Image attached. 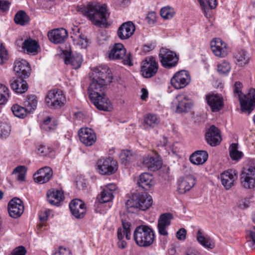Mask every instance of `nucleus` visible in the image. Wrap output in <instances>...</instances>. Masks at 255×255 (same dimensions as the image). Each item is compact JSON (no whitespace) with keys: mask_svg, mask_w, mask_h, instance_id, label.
<instances>
[{"mask_svg":"<svg viewBox=\"0 0 255 255\" xmlns=\"http://www.w3.org/2000/svg\"><path fill=\"white\" fill-rule=\"evenodd\" d=\"M80 10L94 25L101 26L107 22V9L105 4L89 2L81 7Z\"/></svg>","mask_w":255,"mask_h":255,"instance_id":"obj_1","label":"nucleus"},{"mask_svg":"<svg viewBox=\"0 0 255 255\" xmlns=\"http://www.w3.org/2000/svg\"><path fill=\"white\" fill-rule=\"evenodd\" d=\"M242 87L240 82H236L234 87V93L238 94L242 111L249 114L255 107V89H250L248 94L244 95L242 92Z\"/></svg>","mask_w":255,"mask_h":255,"instance_id":"obj_2","label":"nucleus"},{"mask_svg":"<svg viewBox=\"0 0 255 255\" xmlns=\"http://www.w3.org/2000/svg\"><path fill=\"white\" fill-rule=\"evenodd\" d=\"M154 234L148 226L141 225L137 227L133 233V239L137 245L141 247H147L154 241Z\"/></svg>","mask_w":255,"mask_h":255,"instance_id":"obj_3","label":"nucleus"},{"mask_svg":"<svg viewBox=\"0 0 255 255\" xmlns=\"http://www.w3.org/2000/svg\"><path fill=\"white\" fill-rule=\"evenodd\" d=\"M152 203L151 196L147 193L133 194L130 199L128 200L126 206L128 212H131L130 208H132L145 211L152 205Z\"/></svg>","mask_w":255,"mask_h":255,"instance_id":"obj_4","label":"nucleus"},{"mask_svg":"<svg viewBox=\"0 0 255 255\" xmlns=\"http://www.w3.org/2000/svg\"><path fill=\"white\" fill-rule=\"evenodd\" d=\"M108 57L110 60H122L124 65L129 66L133 65L130 53H127L126 49L122 43H116L111 47Z\"/></svg>","mask_w":255,"mask_h":255,"instance_id":"obj_5","label":"nucleus"},{"mask_svg":"<svg viewBox=\"0 0 255 255\" xmlns=\"http://www.w3.org/2000/svg\"><path fill=\"white\" fill-rule=\"evenodd\" d=\"M45 101L48 107L54 109L61 108L66 103V97L63 91L58 89L49 91L47 94Z\"/></svg>","mask_w":255,"mask_h":255,"instance_id":"obj_6","label":"nucleus"},{"mask_svg":"<svg viewBox=\"0 0 255 255\" xmlns=\"http://www.w3.org/2000/svg\"><path fill=\"white\" fill-rule=\"evenodd\" d=\"M26 108H23L17 104L13 105L11 107V111L13 115L19 118H25L28 112L34 111L37 106V100L35 95H31L27 97L24 102Z\"/></svg>","mask_w":255,"mask_h":255,"instance_id":"obj_7","label":"nucleus"},{"mask_svg":"<svg viewBox=\"0 0 255 255\" xmlns=\"http://www.w3.org/2000/svg\"><path fill=\"white\" fill-rule=\"evenodd\" d=\"M192 106L191 100L185 93L176 95L171 103V108L177 113H186L191 109Z\"/></svg>","mask_w":255,"mask_h":255,"instance_id":"obj_8","label":"nucleus"},{"mask_svg":"<svg viewBox=\"0 0 255 255\" xmlns=\"http://www.w3.org/2000/svg\"><path fill=\"white\" fill-rule=\"evenodd\" d=\"M241 182L245 188L251 189L255 186V164L251 163L245 167L241 174Z\"/></svg>","mask_w":255,"mask_h":255,"instance_id":"obj_9","label":"nucleus"},{"mask_svg":"<svg viewBox=\"0 0 255 255\" xmlns=\"http://www.w3.org/2000/svg\"><path fill=\"white\" fill-rule=\"evenodd\" d=\"M159 57L161 65L167 69L175 67L178 61V57L173 51L162 48L160 50Z\"/></svg>","mask_w":255,"mask_h":255,"instance_id":"obj_10","label":"nucleus"},{"mask_svg":"<svg viewBox=\"0 0 255 255\" xmlns=\"http://www.w3.org/2000/svg\"><path fill=\"white\" fill-rule=\"evenodd\" d=\"M190 81L189 72L186 70H180L174 74L170 80V83L175 89H180L188 85Z\"/></svg>","mask_w":255,"mask_h":255,"instance_id":"obj_11","label":"nucleus"},{"mask_svg":"<svg viewBox=\"0 0 255 255\" xmlns=\"http://www.w3.org/2000/svg\"><path fill=\"white\" fill-rule=\"evenodd\" d=\"M99 172L102 175H109L114 173L117 170V162L112 157L100 159L97 162Z\"/></svg>","mask_w":255,"mask_h":255,"instance_id":"obj_12","label":"nucleus"},{"mask_svg":"<svg viewBox=\"0 0 255 255\" xmlns=\"http://www.w3.org/2000/svg\"><path fill=\"white\" fill-rule=\"evenodd\" d=\"M158 68V63L153 57L146 58L142 62L141 67V72L142 76L149 78L154 76L157 72Z\"/></svg>","mask_w":255,"mask_h":255,"instance_id":"obj_13","label":"nucleus"},{"mask_svg":"<svg viewBox=\"0 0 255 255\" xmlns=\"http://www.w3.org/2000/svg\"><path fill=\"white\" fill-rule=\"evenodd\" d=\"M91 102L99 110L110 111L112 109L110 101L104 94L90 98Z\"/></svg>","mask_w":255,"mask_h":255,"instance_id":"obj_14","label":"nucleus"},{"mask_svg":"<svg viewBox=\"0 0 255 255\" xmlns=\"http://www.w3.org/2000/svg\"><path fill=\"white\" fill-rule=\"evenodd\" d=\"M206 101L212 112H217L224 107L223 97L217 94L209 93L206 96Z\"/></svg>","mask_w":255,"mask_h":255,"instance_id":"obj_15","label":"nucleus"},{"mask_svg":"<svg viewBox=\"0 0 255 255\" xmlns=\"http://www.w3.org/2000/svg\"><path fill=\"white\" fill-rule=\"evenodd\" d=\"M78 135L81 142L86 146L92 145L97 140L95 132L90 128H81Z\"/></svg>","mask_w":255,"mask_h":255,"instance_id":"obj_16","label":"nucleus"},{"mask_svg":"<svg viewBox=\"0 0 255 255\" xmlns=\"http://www.w3.org/2000/svg\"><path fill=\"white\" fill-rule=\"evenodd\" d=\"M213 53L217 56L225 57L228 54L227 44L221 39L216 38L210 43Z\"/></svg>","mask_w":255,"mask_h":255,"instance_id":"obj_17","label":"nucleus"},{"mask_svg":"<svg viewBox=\"0 0 255 255\" xmlns=\"http://www.w3.org/2000/svg\"><path fill=\"white\" fill-rule=\"evenodd\" d=\"M8 211L10 217L16 218L20 217L24 211L22 201L18 198H14L8 204Z\"/></svg>","mask_w":255,"mask_h":255,"instance_id":"obj_18","label":"nucleus"},{"mask_svg":"<svg viewBox=\"0 0 255 255\" xmlns=\"http://www.w3.org/2000/svg\"><path fill=\"white\" fill-rule=\"evenodd\" d=\"M206 140L212 146H215L220 144L222 138L219 129L214 125L211 126L206 132Z\"/></svg>","mask_w":255,"mask_h":255,"instance_id":"obj_19","label":"nucleus"},{"mask_svg":"<svg viewBox=\"0 0 255 255\" xmlns=\"http://www.w3.org/2000/svg\"><path fill=\"white\" fill-rule=\"evenodd\" d=\"M94 77L98 80L104 81L105 82L110 83L113 80V76L111 74V70L106 65H101L97 66L94 68Z\"/></svg>","mask_w":255,"mask_h":255,"instance_id":"obj_20","label":"nucleus"},{"mask_svg":"<svg viewBox=\"0 0 255 255\" xmlns=\"http://www.w3.org/2000/svg\"><path fill=\"white\" fill-rule=\"evenodd\" d=\"M195 184V179L193 175H189L180 178L177 182V191L183 194L189 191Z\"/></svg>","mask_w":255,"mask_h":255,"instance_id":"obj_21","label":"nucleus"},{"mask_svg":"<svg viewBox=\"0 0 255 255\" xmlns=\"http://www.w3.org/2000/svg\"><path fill=\"white\" fill-rule=\"evenodd\" d=\"M173 216L171 213H166L161 214L158 220L157 228L160 235L167 236L168 234V227L171 224Z\"/></svg>","mask_w":255,"mask_h":255,"instance_id":"obj_22","label":"nucleus"},{"mask_svg":"<svg viewBox=\"0 0 255 255\" xmlns=\"http://www.w3.org/2000/svg\"><path fill=\"white\" fill-rule=\"evenodd\" d=\"M220 178L222 185L226 189H230L238 178L237 172L234 169H229L221 174Z\"/></svg>","mask_w":255,"mask_h":255,"instance_id":"obj_23","label":"nucleus"},{"mask_svg":"<svg viewBox=\"0 0 255 255\" xmlns=\"http://www.w3.org/2000/svg\"><path fill=\"white\" fill-rule=\"evenodd\" d=\"M13 70L20 78H25L30 74L29 63L25 60H16L14 63Z\"/></svg>","mask_w":255,"mask_h":255,"instance_id":"obj_24","label":"nucleus"},{"mask_svg":"<svg viewBox=\"0 0 255 255\" xmlns=\"http://www.w3.org/2000/svg\"><path fill=\"white\" fill-rule=\"evenodd\" d=\"M69 208L72 214L76 218H83L86 212L84 203L77 199L73 200L70 203Z\"/></svg>","mask_w":255,"mask_h":255,"instance_id":"obj_25","label":"nucleus"},{"mask_svg":"<svg viewBox=\"0 0 255 255\" xmlns=\"http://www.w3.org/2000/svg\"><path fill=\"white\" fill-rule=\"evenodd\" d=\"M109 84L104 81H100L95 78L93 80L88 88L89 98L104 94L106 86Z\"/></svg>","mask_w":255,"mask_h":255,"instance_id":"obj_26","label":"nucleus"},{"mask_svg":"<svg viewBox=\"0 0 255 255\" xmlns=\"http://www.w3.org/2000/svg\"><path fill=\"white\" fill-rule=\"evenodd\" d=\"M48 36L51 42L55 44H59L63 43L66 40L68 32L64 28H57L49 32Z\"/></svg>","mask_w":255,"mask_h":255,"instance_id":"obj_27","label":"nucleus"},{"mask_svg":"<svg viewBox=\"0 0 255 255\" xmlns=\"http://www.w3.org/2000/svg\"><path fill=\"white\" fill-rule=\"evenodd\" d=\"M135 31V26L131 21L123 23L119 28L117 33L119 37L122 39L129 38Z\"/></svg>","mask_w":255,"mask_h":255,"instance_id":"obj_28","label":"nucleus"},{"mask_svg":"<svg viewBox=\"0 0 255 255\" xmlns=\"http://www.w3.org/2000/svg\"><path fill=\"white\" fill-rule=\"evenodd\" d=\"M53 174L52 169L45 166L39 169L37 173L34 175V179L35 182L40 184H43L48 182Z\"/></svg>","mask_w":255,"mask_h":255,"instance_id":"obj_29","label":"nucleus"},{"mask_svg":"<svg viewBox=\"0 0 255 255\" xmlns=\"http://www.w3.org/2000/svg\"><path fill=\"white\" fill-rule=\"evenodd\" d=\"M11 89L17 94L25 93L28 89L26 82L22 78H13L10 81Z\"/></svg>","mask_w":255,"mask_h":255,"instance_id":"obj_30","label":"nucleus"},{"mask_svg":"<svg viewBox=\"0 0 255 255\" xmlns=\"http://www.w3.org/2000/svg\"><path fill=\"white\" fill-rule=\"evenodd\" d=\"M143 165L151 171H155L160 169L162 163L159 157L156 156H146L143 158Z\"/></svg>","mask_w":255,"mask_h":255,"instance_id":"obj_31","label":"nucleus"},{"mask_svg":"<svg viewBox=\"0 0 255 255\" xmlns=\"http://www.w3.org/2000/svg\"><path fill=\"white\" fill-rule=\"evenodd\" d=\"M64 55L66 64H71L73 68L76 69L80 67L83 61L82 56L80 54L73 55L70 51H66Z\"/></svg>","mask_w":255,"mask_h":255,"instance_id":"obj_32","label":"nucleus"},{"mask_svg":"<svg viewBox=\"0 0 255 255\" xmlns=\"http://www.w3.org/2000/svg\"><path fill=\"white\" fill-rule=\"evenodd\" d=\"M47 200L49 203L52 205L58 206L60 203L64 199L63 192L59 190L51 189L49 190L47 193Z\"/></svg>","mask_w":255,"mask_h":255,"instance_id":"obj_33","label":"nucleus"},{"mask_svg":"<svg viewBox=\"0 0 255 255\" xmlns=\"http://www.w3.org/2000/svg\"><path fill=\"white\" fill-rule=\"evenodd\" d=\"M208 153L205 150H197L194 152L189 157L190 162L197 165L203 164L208 159Z\"/></svg>","mask_w":255,"mask_h":255,"instance_id":"obj_34","label":"nucleus"},{"mask_svg":"<svg viewBox=\"0 0 255 255\" xmlns=\"http://www.w3.org/2000/svg\"><path fill=\"white\" fill-rule=\"evenodd\" d=\"M117 185L114 183L107 185L101 193V202L106 203L111 201L114 197V193L117 189Z\"/></svg>","mask_w":255,"mask_h":255,"instance_id":"obj_35","label":"nucleus"},{"mask_svg":"<svg viewBox=\"0 0 255 255\" xmlns=\"http://www.w3.org/2000/svg\"><path fill=\"white\" fill-rule=\"evenodd\" d=\"M196 239L198 242L206 249H213L215 247V242L208 235H204L200 230H198Z\"/></svg>","mask_w":255,"mask_h":255,"instance_id":"obj_36","label":"nucleus"},{"mask_svg":"<svg viewBox=\"0 0 255 255\" xmlns=\"http://www.w3.org/2000/svg\"><path fill=\"white\" fill-rule=\"evenodd\" d=\"M137 184L144 190H149L153 185L152 176L146 173L141 174L139 176Z\"/></svg>","mask_w":255,"mask_h":255,"instance_id":"obj_37","label":"nucleus"},{"mask_svg":"<svg viewBox=\"0 0 255 255\" xmlns=\"http://www.w3.org/2000/svg\"><path fill=\"white\" fill-rule=\"evenodd\" d=\"M38 47V43L31 38L25 39L22 46V49L27 53H32L34 55L37 53Z\"/></svg>","mask_w":255,"mask_h":255,"instance_id":"obj_38","label":"nucleus"},{"mask_svg":"<svg viewBox=\"0 0 255 255\" xmlns=\"http://www.w3.org/2000/svg\"><path fill=\"white\" fill-rule=\"evenodd\" d=\"M160 123V120L157 115L153 114H148L144 118V127L145 128H154Z\"/></svg>","mask_w":255,"mask_h":255,"instance_id":"obj_39","label":"nucleus"},{"mask_svg":"<svg viewBox=\"0 0 255 255\" xmlns=\"http://www.w3.org/2000/svg\"><path fill=\"white\" fill-rule=\"evenodd\" d=\"M234 58L236 64L241 67L247 64L249 60L246 52L244 50L236 52L235 53Z\"/></svg>","mask_w":255,"mask_h":255,"instance_id":"obj_40","label":"nucleus"},{"mask_svg":"<svg viewBox=\"0 0 255 255\" xmlns=\"http://www.w3.org/2000/svg\"><path fill=\"white\" fill-rule=\"evenodd\" d=\"M71 38H73L74 44L80 48H86L89 45L87 36L81 34L74 37L72 36Z\"/></svg>","mask_w":255,"mask_h":255,"instance_id":"obj_41","label":"nucleus"},{"mask_svg":"<svg viewBox=\"0 0 255 255\" xmlns=\"http://www.w3.org/2000/svg\"><path fill=\"white\" fill-rule=\"evenodd\" d=\"M14 20L16 24L24 25L29 21V18L25 11L20 10L15 15Z\"/></svg>","mask_w":255,"mask_h":255,"instance_id":"obj_42","label":"nucleus"},{"mask_svg":"<svg viewBox=\"0 0 255 255\" xmlns=\"http://www.w3.org/2000/svg\"><path fill=\"white\" fill-rule=\"evenodd\" d=\"M9 97L8 88L5 85L0 84V104L6 103Z\"/></svg>","mask_w":255,"mask_h":255,"instance_id":"obj_43","label":"nucleus"},{"mask_svg":"<svg viewBox=\"0 0 255 255\" xmlns=\"http://www.w3.org/2000/svg\"><path fill=\"white\" fill-rule=\"evenodd\" d=\"M175 13L174 8L169 6H164L160 10L161 16L165 19L172 18Z\"/></svg>","mask_w":255,"mask_h":255,"instance_id":"obj_44","label":"nucleus"},{"mask_svg":"<svg viewBox=\"0 0 255 255\" xmlns=\"http://www.w3.org/2000/svg\"><path fill=\"white\" fill-rule=\"evenodd\" d=\"M230 156L233 160H238L242 156V152L238 150L237 144L232 143L229 147Z\"/></svg>","mask_w":255,"mask_h":255,"instance_id":"obj_45","label":"nucleus"},{"mask_svg":"<svg viewBox=\"0 0 255 255\" xmlns=\"http://www.w3.org/2000/svg\"><path fill=\"white\" fill-rule=\"evenodd\" d=\"M26 172V168L24 166H18L13 170L12 174L15 175L18 180L23 181Z\"/></svg>","mask_w":255,"mask_h":255,"instance_id":"obj_46","label":"nucleus"},{"mask_svg":"<svg viewBox=\"0 0 255 255\" xmlns=\"http://www.w3.org/2000/svg\"><path fill=\"white\" fill-rule=\"evenodd\" d=\"M120 158L123 163L127 165L133 159L134 157L130 151L127 150L121 153Z\"/></svg>","mask_w":255,"mask_h":255,"instance_id":"obj_47","label":"nucleus"},{"mask_svg":"<svg viewBox=\"0 0 255 255\" xmlns=\"http://www.w3.org/2000/svg\"><path fill=\"white\" fill-rule=\"evenodd\" d=\"M40 126L43 130L46 131L54 130L56 128L55 125L52 123L51 119L49 117L43 120Z\"/></svg>","mask_w":255,"mask_h":255,"instance_id":"obj_48","label":"nucleus"},{"mask_svg":"<svg viewBox=\"0 0 255 255\" xmlns=\"http://www.w3.org/2000/svg\"><path fill=\"white\" fill-rule=\"evenodd\" d=\"M231 70V66L229 62L223 61L218 64L217 70L220 74H227Z\"/></svg>","mask_w":255,"mask_h":255,"instance_id":"obj_49","label":"nucleus"},{"mask_svg":"<svg viewBox=\"0 0 255 255\" xmlns=\"http://www.w3.org/2000/svg\"><path fill=\"white\" fill-rule=\"evenodd\" d=\"M10 128L7 124H3L0 127V134L1 138H6L10 134Z\"/></svg>","mask_w":255,"mask_h":255,"instance_id":"obj_50","label":"nucleus"},{"mask_svg":"<svg viewBox=\"0 0 255 255\" xmlns=\"http://www.w3.org/2000/svg\"><path fill=\"white\" fill-rule=\"evenodd\" d=\"M52 151L51 148L45 145H40L38 149V153L41 156H46Z\"/></svg>","mask_w":255,"mask_h":255,"instance_id":"obj_51","label":"nucleus"},{"mask_svg":"<svg viewBox=\"0 0 255 255\" xmlns=\"http://www.w3.org/2000/svg\"><path fill=\"white\" fill-rule=\"evenodd\" d=\"M123 225V228H121V229L124 230L125 232H126V238L127 240H130V236H131V233H130V224L128 222H123L122 223Z\"/></svg>","mask_w":255,"mask_h":255,"instance_id":"obj_52","label":"nucleus"},{"mask_svg":"<svg viewBox=\"0 0 255 255\" xmlns=\"http://www.w3.org/2000/svg\"><path fill=\"white\" fill-rule=\"evenodd\" d=\"M211 9L215 8L217 5V0H205ZM201 6L203 7L205 6L204 0H198Z\"/></svg>","mask_w":255,"mask_h":255,"instance_id":"obj_53","label":"nucleus"},{"mask_svg":"<svg viewBox=\"0 0 255 255\" xmlns=\"http://www.w3.org/2000/svg\"><path fill=\"white\" fill-rule=\"evenodd\" d=\"M146 19L149 24H153L156 21V13L154 11L149 12L147 15Z\"/></svg>","mask_w":255,"mask_h":255,"instance_id":"obj_54","label":"nucleus"},{"mask_svg":"<svg viewBox=\"0 0 255 255\" xmlns=\"http://www.w3.org/2000/svg\"><path fill=\"white\" fill-rule=\"evenodd\" d=\"M7 51L3 45V43H1L0 45V58L3 62L7 58Z\"/></svg>","mask_w":255,"mask_h":255,"instance_id":"obj_55","label":"nucleus"},{"mask_svg":"<svg viewBox=\"0 0 255 255\" xmlns=\"http://www.w3.org/2000/svg\"><path fill=\"white\" fill-rule=\"evenodd\" d=\"M187 231L184 228H181L176 233V238L180 241H184L186 237Z\"/></svg>","mask_w":255,"mask_h":255,"instance_id":"obj_56","label":"nucleus"},{"mask_svg":"<svg viewBox=\"0 0 255 255\" xmlns=\"http://www.w3.org/2000/svg\"><path fill=\"white\" fill-rule=\"evenodd\" d=\"M25 249L22 246H20L14 249L9 255H25Z\"/></svg>","mask_w":255,"mask_h":255,"instance_id":"obj_57","label":"nucleus"},{"mask_svg":"<svg viewBox=\"0 0 255 255\" xmlns=\"http://www.w3.org/2000/svg\"><path fill=\"white\" fill-rule=\"evenodd\" d=\"M25 249L22 246H20L14 249L9 255H25Z\"/></svg>","mask_w":255,"mask_h":255,"instance_id":"obj_58","label":"nucleus"},{"mask_svg":"<svg viewBox=\"0 0 255 255\" xmlns=\"http://www.w3.org/2000/svg\"><path fill=\"white\" fill-rule=\"evenodd\" d=\"M52 255H72V254L70 250L60 247L58 251L55 252Z\"/></svg>","mask_w":255,"mask_h":255,"instance_id":"obj_59","label":"nucleus"},{"mask_svg":"<svg viewBox=\"0 0 255 255\" xmlns=\"http://www.w3.org/2000/svg\"><path fill=\"white\" fill-rule=\"evenodd\" d=\"M10 2L7 0H0V11L4 12L9 8Z\"/></svg>","mask_w":255,"mask_h":255,"instance_id":"obj_60","label":"nucleus"},{"mask_svg":"<svg viewBox=\"0 0 255 255\" xmlns=\"http://www.w3.org/2000/svg\"><path fill=\"white\" fill-rule=\"evenodd\" d=\"M247 235L249 236L252 239L251 244L255 245V228H254L253 230H250L247 232Z\"/></svg>","mask_w":255,"mask_h":255,"instance_id":"obj_61","label":"nucleus"},{"mask_svg":"<svg viewBox=\"0 0 255 255\" xmlns=\"http://www.w3.org/2000/svg\"><path fill=\"white\" fill-rule=\"evenodd\" d=\"M48 212L47 211H45L43 212H41L39 215V219L42 222V223H45L48 218Z\"/></svg>","mask_w":255,"mask_h":255,"instance_id":"obj_62","label":"nucleus"},{"mask_svg":"<svg viewBox=\"0 0 255 255\" xmlns=\"http://www.w3.org/2000/svg\"><path fill=\"white\" fill-rule=\"evenodd\" d=\"M125 231L121 228H119L118 230V238L119 240L123 239L125 236H126Z\"/></svg>","mask_w":255,"mask_h":255,"instance_id":"obj_63","label":"nucleus"},{"mask_svg":"<svg viewBox=\"0 0 255 255\" xmlns=\"http://www.w3.org/2000/svg\"><path fill=\"white\" fill-rule=\"evenodd\" d=\"M197 252L192 249H188L186 250L185 255H197Z\"/></svg>","mask_w":255,"mask_h":255,"instance_id":"obj_64","label":"nucleus"}]
</instances>
